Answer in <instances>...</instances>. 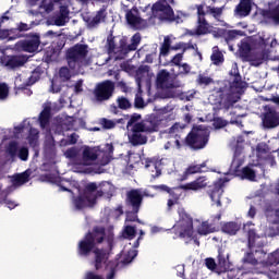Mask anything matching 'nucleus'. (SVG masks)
<instances>
[{
    "instance_id": "nucleus-1",
    "label": "nucleus",
    "mask_w": 279,
    "mask_h": 279,
    "mask_svg": "<svg viewBox=\"0 0 279 279\" xmlns=\"http://www.w3.org/2000/svg\"><path fill=\"white\" fill-rule=\"evenodd\" d=\"M104 241H106V227L95 226L77 244L76 252L82 258H88L90 254H94L93 265L96 271L102 269L104 265H108L110 254H112V250L114 247V235H108V248L97 247V245H101Z\"/></svg>"
},
{
    "instance_id": "nucleus-2",
    "label": "nucleus",
    "mask_w": 279,
    "mask_h": 279,
    "mask_svg": "<svg viewBox=\"0 0 279 279\" xmlns=\"http://www.w3.org/2000/svg\"><path fill=\"white\" fill-rule=\"evenodd\" d=\"M229 75L233 77V81L230 83L229 87H220L217 90L218 104L225 110H230L234 104L241 99L239 96V90H243V88L247 87V83L243 81L241 77V73H239V65L234 63V66L229 72Z\"/></svg>"
},
{
    "instance_id": "nucleus-3",
    "label": "nucleus",
    "mask_w": 279,
    "mask_h": 279,
    "mask_svg": "<svg viewBox=\"0 0 279 279\" xmlns=\"http://www.w3.org/2000/svg\"><path fill=\"white\" fill-rule=\"evenodd\" d=\"M210 141V130L205 125H195L183 140L184 147H189L192 151L206 149Z\"/></svg>"
},
{
    "instance_id": "nucleus-4",
    "label": "nucleus",
    "mask_w": 279,
    "mask_h": 279,
    "mask_svg": "<svg viewBox=\"0 0 279 279\" xmlns=\"http://www.w3.org/2000/svg\"><path fill=\"white\" fill-rule=\"evenodd\" d=\"M260 239V235L256 232V229L247 230V247L248 250L244 253L241 259L242 265H251V267L258 266V258L254 254H260L265 258L267 252L263 250V244H256V240Z\"/></svg>"
},
{
    "instance_id": "nucleus-5",
    "label": "nucleus",
    "mask_w": 279,
    "mask_h": 279,
    "mask_svg": "<svg viewBox=\"0 0 279 279\" xmlns=\"http://www.w3.org/2000/svg\"><path fill=\"white\" fill-rule=\"evenodd\" d=\"M179 221L173 225L172 230L179 239H191L193 236V217L186 213L184 207L178 209Z\"/></svg>"
},
{
    "instance_id": "nucleus-6",
    "label": "nucleus",
    "mask_w": 279,
    "mask_h": 279,
    "mask_svg": "<svg viewBox=\"0 0 279 279\" xmlns=\"http://www.w3.org/2000/svg\"><path fill=\"white\" fill-rule=\"evenodd\" d=\"M159 14L160 21H170V23H182V17L180 15H175L173 12V8L167 2V0H158L151 7V13L149 14L148 19H151L154 14Z\"/></svg>"
},
{
    "instance_id": "nucleus-7",
    "label": "nucleus",
    "mask_w": 279,
    "mask_h": 279,
    "mask_svg": "<svg viewBox=\"0 0 279 279\" xmlns=\"http://www.w3.org/2000/svg\"><path fill=\"white\" fill-rule=\"evenodd\" d=\"M65 56L68 60V65L72 70H75L77 69V64H80V62L86 60V57L88 56V45L76 44L68 49Z\"/></svg>"
},
{
    "instance_id": "nucleus-8",
    "label": "nucleus",
    "mask_w": 279,
    "mask_h": 279,
    "mask_svg": "<svg viewBox=\"0 0 279 279\" xmlns=\"http://www.w3.org/2000/svg\"><path fill=\"white\" fill-rule=\"evenodd\" d=\"M263 110L264 112L260 114L262 130L269 132V130H276V128H279V112L276 107L265 105Z\"/></svg>"
},
{
    "instance_id": "nucleus-9",
    "label": "nucleus",
    "mask_w": 279,
    "mask_h": 279,
    "mask_svg": "<svg viewBox=\"0 0 279 279\" xmlns=\"http://www.w3.org/2000/svg\"><path fill=\"white\" fill-rule=\"evenodd\" d=\"M114 82L110 80L98 83L93 90L95 101H97L98 104H102V101H108L112 99V95H114Z\"/></svg>"
},
{
    "instance_id": "nucleus-10",
    "label": "nucleus",
    "mask_w": 279,
    "mask_h": 279,
    "mask_svg": "<svg viewBox=\"0 0 279 279\" xmlns=\"http://www.w3.org/2000/svg\"><path fill=\"white\" fill-rule=\"evenodd\" d=\"M201 189H206V177H199L190 183L181 184L177 187H170L168 195H170V199L180 203V197L182 194L175 191H199Z\"/></svg>"
},
{
    "instance_id": "nucleus-11",
    "label": "nucleus",
    "mask_w": 279,
    "mask_h": 279,
    "mask_svg": "<svg viewBox=\"0 0 279 279\" xmlns=\"http://www.w3.org/2000/svg\"><path fill=\"white\" fill-rule=\"evenodd\" d=\"M217 266L218 276L227 274L228 279H236L232 269V263H230V254L226 253L223 248H218Z\"/></svg>"
},
{
    "instance_id": "nucleus-12",
    "label": "nucleus",
    "mask_w": 279,
    "mask_h": 279,
    "mask_svg": "<svg viewBox=\"0 0 279 279\" xmlns=\"http://www.w3.org/2000/svg\"><path fill=\"white\" fill-rule=\"evenodd\" d=\"M239 51L243 62H251L252 66H260V64L265 62V57L267 56L265 52H260L257 58H255L254 54H250L252 46H250V43L247 41H241Z\"/></svg>"
},
{
    "instance_id": "nucleus-13",
    "label": "nucleus",
    "mask_w": 279,
    "mask_h": 279,
    "mask_svg": "<svg viewBox=\"0 0 279 279\" xmlns=\"http://www.w3.org/2000/svg\"><path fill=\"white\" fill-rule=\"evenodd\" d=\"M26 39L16 43L15 47L26 53H34L40 47V35L38 33H29L25 35Z\"/></svg>"
},
{
    "instance_id": "nucleus-14",
    "label": "nucleus",
    "mask_w": 279,
    "mask_h": 279,
    "mask_svg": "<svg viewBox=\"0 0 279 279\" xmlns=\"http://www.w3.org/2000/svg\"><path fill=\"white\" fill-rule=\"evenodd\" d=\"M241 165L243 162L240 159H233L231 163V169L238 178L241 180H248L250 182H256V170L252 169L250 166H245L241 170Z\"/></svg>"
},
{
    "instance_id": "nucleus-15",
    "label": "nucleus",
    "mask_w": 279,
    "mask_h": 279,
    "mask_svg": "<svg viewBox=\"0 0 279 279\" xmlns=\"http://www.w3.org/2000/svg\"><path fill=\"white\" fill-rule=\"evenodd\" d=\"M125 20L128 25L133 27V29H146L147 20L141 17V12L138 8L133 7L131 10H126Z\"/></svg>"
},
{
    "instance_id": "nucleus-16",
    "label": "nucleus",
    "mask_w": 279,
    "mask_h": 279,
    "mask_svg": "<svg viewBox=\"0 0 279 279\" xmlns=\"http://www.w3.org/2000/svg\"><path fill=\"white\" fill-rule=\"evenodd\" d=\"M7 154L12 160H14L16 157L23 162H27V160H29V148H27V146L19 147V142L16 141H11L9 143Z\"/></svg>"
},
{
    "instance_id": "nucleus-17",
    "label": "nucleus",
    "mask_w": 279,
    "mask_h": 279,
    "mask_svg": "<svg viewBox=\"0 0 279 279\" xmlns=\"http://www.w3.org/2000/svg\"><path fill=\"white\" fill-rule=\"evenodd\" d=\"M223 186H226V181H223V179H218L213 185H209L207 190V194L209 195L211 202H214V204H216L218 207H221Z\"/></svg>"
},
{
    "instance_id": "nucleus-18",
    "label": "nucleus",
    "mask_w": 279,
    "mask_h": 279,
    "mask_svg": "<svg viewBox=\"0 0 279 279\" xmlns=\"http://www.w3.org/2000/svg\"><path fill=\"white\" fill-rule=\"evenodd\" d=\"M106 19H108V12L106 11V7H102L100 10H98L95 16H83V21H85L87 29H97V27H99L101 23H106Z\"/></svg>"
},
{
    "instance_id": "nucleus-19",
    "label": "nucleus",
    "mask_w": 279,
    "mask_h": 279,
    "mask_svg": "<svg viewBox=\"0 0 279 279\" xmlns=\"http://www.w3.org/2000/svg\"><path fill=\"white\" fill-rule=\"evenodd\" d=\"M125 206L131 209L141 210V207L143 206L141 189H133L126 193Z\"/></svg>"
},
{
    "instance_id": "nucleus-20",
    "label": "nucleus",
    "mask_w": 279,
    "mask_h": 279,
    "mask_svg": "<svg viewBox=\"0 0 279 279\" xmlns=\"http://www.w3.org/2000/svg\"><path fill=\"white\" fill-rule=\"evenodd\" d=\"M138 130H142L145 134H154L158 132L160 123L156 116H149L147 119L135 124Z\"/></svg>"
},
{
    "instance_id": "nucleus-21",
    "label": "nucleus",
    "mask_w": 279,
    "mask_h": 279,
    "mask_svg": "<svg viewBox=\"0 0 279 279\" xmlns=\"http://www.w3.org/2000/svg\"><path fill=\"white\" fill-rule=\"evenodd\" d=\"M169 77H170L169 71L167 70L159 71L156 78L157 86H159V88H180V86H182V82L180 81L168 83Z\"/></svg>"
},
{
    "instance_id": "nucleus-22",
    "label": "nucleus",
    "mask_w": 279,
    "mask_h": 279,
    "mask_svg": "<svg viewBox=\"0 0 279 279\" xmlns=\"http://www.w3.org/2000/svg\"><path fill=\"white\" fill-rule=\"evenodd\" d=\"M132 134L129 135V142L133 147H138V145H147V135L143 134L145 131L138 129L136 124L131 129Z\"/></svg>"
},
{
    "instance_id": "nucleus-23",
    "label": "nucleus",
    "mask_w": 279,
    "mask_h": 279,
    "mask_svg": "<svg viewBox=\"0 0 279 279\" xmlns=\"http://www.w3.org/2000/svg\"><path fill=\"white\" fill-rule=\"evenodd\" d=\"M72 204L75 210H84V208H88V206H93L95 201L93 198L86 196V194L80 193L77 196L72 197Z\"/></svg>"
},
{
    "instance_id": "nucleus-24",
    "label": "nucleus",
    "mask_w": 279,
    "mask_h": 279,
    "mask_svg": "<svg viewBox=\"0 0 279 279\" xmlns=\"http://www.w3.org/2000/svg\"><path fill=\"white\" fill-rule=\"evenodd\" d=\"M43 73H45L43 68H40V66L35 68L34 71L32 72L31 76L28 77V80L25 83H23L21 85L15 84V89L16 90H25L26 86H34V84H36V82L40 81Z\"/></svg>"
},
{
    "instance_id": "nucleus-25",
    "label": "nucleus",
    "mask_w": 279,
    "mask_h": 279,
    "mask_svg": "<svg viewBox=\"0 0 279 279\" xmlns=\"http://www.w3.org/2000/svg\"><path fill=\"white\" fill-rule=\"evenodd\" d=\"M262 16L265 23H272L274 25H279V3L269 10H263Z\"/></svg>"
},
{
    "instance_id": "nucleus-26",
    "label": "nucleus",
    "mask_w": 279,
    "mask_h": 279,
    "mask_svg": "<svg viewBox=\"0 0 279 279\" xmlns=\"http://www.w3.org/2000/svg\"><path fill=\"white\" fill-rule=\"evenodd\" d=\"M132 49H130V45H128V37H122L119 40V47L116 51L117 56L114 57L116 62L118 60H123L128 53H130Z\"/></svg>"
},
{
    "instance_id": "nucleus-27",
    "label": "nucleus",
    "mask_w": 279,
    "mask_h": 279,
    "mask_svg": "<svg viewBox=\"0 0 279 279\" xmlns=\"http://www.w3.org/2000/svg\"><path fill=\"white\" fill-rule=\"evenodd\" d=\"M252 13V0H241L240 3L235 8V14L241 16V19L245 16H250Z\"/></svg>"
},
{
    "instance_id": "nucleus-28",
    "label": "nucleus",
    "mask_w": 279,
    "mask_h": 279,
    "mask_svg": "<svg viewBox=\"0 0 279 279\" xmlns=\"http://www.w3.org/2000/svg\"><path fill=\"white\" fill-rule=\"evenodd\" d=\"M27 59L24 56H10L5 60V66L9 69H19L24 66Z\"/></svg>"
},
{
    "instance_id": "nucleus-29",
    "label": "nucleus",
    "mask_w": 279,
    "mask_h": 279,
    "mask_svg": "<svg viewBox=\"0 0 279 279\" xmlns=\"http://www.w3.org/2000/svg\"><path fill=\"white\" fill-rule=\"evenodd\" d=\"M240 230L241 223L235 221L225 222L221 226V232H223L225 234H229V236H235V234H238Z\"/></svg>"
},
{
    "instance_id": "nucleus-30",
    "label": "nucleus",
    "mask_w": 279,
    "mask_h": 279,
    "mask_svg": "<svg viewBox=\"0 0 279 279\" xmlns=\"http://www.w3.org/2000/svg\"><path fill=\"white\" fill-rule=\"evenodd\" d=\"M39 125L41 128V130H45V128H47L51 121V107L50 106H46L44 107V109L41 110V112L39 113Z\"/></svg>"
},
{
    "instance_id": "nucleus-31",
    "label": "nucleus",
    "mask_w": 279,
    "mask_h": 279,
    "mask_svg": "<svg viewBox=\"0 0 279 279\" xmlns=\"http://www.w3.org/2000/svg\"><path fill=\"white\" fill-rule=\"evenodd\" d=\"M263 267H274V265H279V248L267 255L266 259L260 262Z\"/></svg>"
},
{
    "instance_id": "nucleus-32",
    "label": "nucleus",
    "mask_w": 279,
    "mask_h": 279,
    "mask_svg": "<svg viewBox=\"0 0 279 279\" xmlns=\"http://www.w3.org/2000/svg\"><path fill=\"white\" fill-rule=\"evenodd\" d=\"M110 189H112V184H110V182H102L100 184V189L96 190L94 193V197H96L95 204H97V199H99V197H104V195H112Z\"/></svg>"
},
{
    "instance_id": "nucleus-33",
    "label": "nucleus",
    "mask_w": 279,
    "mask_h": 279,
    "mask_svg": "<svg viewBox=\"0 0 279 279\" xmlns=\"http://www.w3.org/2000/svg\"><path fill=\"white\" fill-rule=\"evenodd\" d=\"M32 175V170L27 169L26 171L16 174L13 179V182L16 186H23V184H27L29 182V178Z\"/></svg>"
},
{
    "instance_id": "nucleus-34",
    "label": "nucleus",
    "mask_w": 279,
    "mask_h": 279,
    "mask_svg": "<svg viewBox=\"0 0 279 279\" xmlns=\"http://www.w3.org/2000/svg\"><path fill=\"white\" fill-rule=\"evenodd\" d=\"M206 34H210V31L208 29V22L206 21V17H199L198 25L195 31V35L206 36Z\"/></svg>"
},
{
    "instance_id": "nucleus-35",
    "label": "nucleus",
    "mask_w": 279,
    "mask_h": 279,
    "mask_svg": "<svg viewBox=\"0 0 279 279\" xmlns=\"http://www.w3.org/2000/svg\"><path fill=\"white\" fill-rule=\"evenodd\" d=\"M169 51H171V38L166 36L163 38V43L161 44L159 56L162 58H167L169 56Z\"/></svg>"
},
{
    "instance_id": "nucleus-36",
    "label": "nucleus",
    "mask_w": 279,
    "mask_h": 279,
    "mask_svg": "<svg viewBox=\"0 0 279 279\" xmlns=\"http://www.w3.org/2000/svg\"><path fill=\"white\" fill-rule=\"evenodd\" d=\"M95 193H97V183L93 182V183H88L87 185H85V189L83 190V194H85L86 196L89 197V199L95 202Z\"/></svg>"
},
{
    "instance_id": "nucleus-37",
    "label": "nucleus",
    "mask_w": 279,
    "mask_h": 279,
    "mask_svg": "<svg viewBox=\"0 0 279 279\" xmlns=\"http://www.w3.org/2000/svg\"><path fill=\"white\" fill-rule=\"evenodd\" d=\"M238 36H245V32L232 29L225 34V40L227 45H230L231 40H234Z\"/></svg>"
},
{
    "instance_id": "nucleus-38",
    "label": "nucleus",
    "mask_w": 279,
    "mask_h": 279,
    "mask_svg": "<svg viewBox=\"0 0 279 279\" xmlns=\"http://www.w3.org/2000/svg\"><path fill=\"white\" fill-rule=\"evenodd\" d=\"M117 43L114 41V35L112 34V32H110V34L107 37V52L109 56H112V53L117 54Z\"/></svg>"
},
{
    "instance_id": "nucleus-39",
    "label": "nucleus",
    "mask_w": 279,
    "mask_h": 279,
    "mask_svg": "<svg viewBox=\"0 0 279 279\" xmlns=\"http://www.w3.org/2000/svg\"><path fill=\"white\" fill-rule=\"evenodd\" d=\"M119 268V262L117 260H109L106 269H109V274L107 275V279H114V276H117V269Z\"/></svg>"
},
{
    "instance_id": "nucleus-40",
    "label": "nucleus",
    "mask_w": 279,
    "mask_h": 279,
    "mask_svg": "<svg viewBox=\"0 0 279 279\" xmlns=\"http://www.w3.org/2000/svg\"><path fill=\"white\" fill-rule=\"evenodd\" d=\"M270 149H269V145H267V143H258L256 145V154H257V158H263L264 156H267V154H269Z\"/></svg>"
},
{
    "instance_id": "nucleus-41",
    "label": "nucleus",
    "mask_w": 279,
    "mask_h": 279,
    "mask_svg": "<svg viewBox=\"0 0 279 279\" xmlns=\"http://www.w3.org/2000/svg\"><path fill=\"white\" fill-rule=\"evenodd\" d=\"M211 232H215V229L210 228V225L208 223V221L202 222V225L198 226L197 228V233L201 236H206V234H211Z\"/></svg>"
},
{
    "instance_id": "nucleus-42",
    "label": "nucleus",
    "mask_w": 279,
    "mask_h": 279,
    "mask_svg": "<svg viewBox=\"0 0 279 279\" xmlns=\"http://www.w3.org/2000/svg\"><path fill=\"white\" fill-rule=\"evenodd\" d=\"M123 238L128 239L129 241H132V239L136 238V227L133 226H125L123 229Z\"/></svg>"
},
{
    "instance_id": "nucleus-43",
    "label": "nucleus",
    "mask_w": 279,
    "mask_h": 279,
    "mask_svg": "<svg viewBox=\"0 0 279 279\" xmlns=\"http://www.w3.org/2000/svg\"><path fill=\"white\" fill-rule=\"evenodd\" d=\"M118 108L120 110H130L132 108V102L125 96H120L117 98Z\"/></svg>"
},
{
    "instance_id": "nucleus-44",
    "label": "nucleus",
    "mask_w": 279,
    "mask_h": 279,
    "mask_svg": "<svg viewBox=\"0 0 279 279\" xmlns=\"http://www.w3.org/2000/svg\"><path fill=\"white\" fill-rule=\"evenodd\" d=\"M138 213H141V209H131L125 211V222L138 221Z\"/></svg>"
},
{
    "instance_id": "nucleus-45",
    "label": "nucleus",
    "mask_w": 279,
    "mask_h": 279,
    "mask_svg": "<svg viewBox=\"0 0 279 279\" xmlns=\"http://www.w3.org/2000/svg\"><path fill=\"white\" fill-rule=\"evenodd\" d=\"M141 33H135L132 38H131V44H129V49H131V51H136V49H138V45H141Z\"/></svg>"
},
{
    "instance_id": "nucleus-46",
    "label": "nucleus",
    "mask_w": 279,
    "mask_h": 279,
    "mask_svg": "<svg viewBox=\"0 0 279 279\" xmlns=\"http://www.w3.org/2000/svg\"><path fill=\"white\" fill-rule=\"evenodd\" d=\"M141 119H143L141 113H133V114L129 116L126 129L128 130H130V128L133 129L134 125H136V123H140Z\"/></svg>"
},
{
    "instance_id": "nucleus-47",
    "label": "nucleus",
    "mask_w": 279,
    "mask_h": 279,
    "mask_svg": "<svg viewBox=\"0 0 279 279\" xmlns=\"http://www.w3.org/2000/svg\"><path fill=\"white\" fill-rule=\"evenodd\" d=\"M35 25H38L36 22H31V24H27L25 22H20L16 24L17 31L20 34H23V32H29V29H33Z\"/></svg>"
},
{
    "instance_id": "nucleus-48",
    "label": "nucleus",
    "mask_w": 279,
    "mask_h": 279,
    "mask_svg": "<svg viewBox=\"0 0 279 279\" xmlns=\"http://www.w3.org/2000/svg\"><path fill=\"white\" fill-rule=\"evenodd\" d=\"M207 14H211L214 19H221V14H223V7H207Z\"/></svg>"
},
{
    "instance_id": "nucleus-49",
    "label": "nucleus",
    "mask_w": 279,
    "mask_h": 279,
    "mask_svg": "<svg viewBox=\"0 0 279 279\" xmlns=\"http://www.w3.org/2000/svg\"><path fill=\"white\" fill-rule=\"evenodd\" d=\"M99 123L104 130H114V128H117V122H114V120H109L108 118H101Z\"/></svg>"
},
{
    "instance_id": "nucleus-50",
    "label": "nucleus",
    "mask_w": 279,
    "mask_h": 279,
    "mask_svg": "<svg viewBox=\"0 0 279 279\" xmlns=\"http://www.w3.org/2000/svg\"><path fill=\"white\" fill-rule=\"evenodd\" d=\"M215 81L213 80V77L210 76H205L203 74H199L196 83L198 84V86H210V84H213Z\"/></svg>"
},
{
    "instance_id": "nucleus-51",
    "label": "nucleus",
    "mask_w": 279,
    "mask_h": 279,
    "mask_svg": "<svg viewBox=\"0 0 279 279\" xmlns=\"http://www.w3.org/2000/svg\"><path fill=\"white\" fill-rule=\"evenodd\" d=\"M59 77L61 82H69V80H71V70L66 66L60 68Z\"/></svg>"
},
{
    "instance_id": "nucleus-52",
    "label": "nucleus",
    "mask_w": 279,
    "mask_h": 279,
    "mask_svg": "<svg viewBox=\"0 0 279 279\" xmlns=\"http://www.w3.org/2000/svg\"><path fill=\"white\" fill-rule=\"evenodd\" d=\"M8 31H9V41L16 40L19 38H24V36H25V35H23V33H20L17 27L8 28Z\"/></svg>"
},
{
    "instance_id": "nucleus-53",
    "label": "nucleus",
    "mask_w": 279,
    "mask_h": 279,
    "mask_svg": "<svg viewBox=\"0 0 279 279\" xmlns=\"http://www.w3.org/2000/svg\"><path fill=\"white\" fill-rule=\"evenodd\" d=\"M83 160H97V153L90 148L83 150Z\"/></svg>"
},
{
    "instance_id": "nucleus-54",
    "label": "nucleus",
    "mask_w": 279,
    "mask_h": 279,
    "mask_svg": "<svg viewBox=\"0 0 279 279\" xmlns=\"http://www.w3.org/2000/svg\"><path fill=\"white\" fill-rule=\"evenodd\" d=\"M10 96V87L5 83H0V100H5Z\"/></svg>"
},
{
    "instance_id": "nucleus-55",
    "label": "nucleus",
    "mask_w": 279,
    "mask_h": 279,
    "mask_svg": "<svg viewBox=\"0 0 279 279\" xmlns=\"http://www.w3.org/2000/svg\"><path fill=\"white\" fill-rule=\"evenodd\" d=\"M27 141L29 145H36V143H38V130L31 129Z\"/></svg>"
},
{
    "instance_id": "nucleus-56",
    "label": "nucleus",
    "mask_w": 279,
    "mask_h": 279,
    "mask_svg": "<svg viewBox=\"0 0 279 279\" xmlns=\"http://www.w3.org/2000/svg\"><path fill=\"white\" fill-rule=\"evenodd\" d=\"M205 265H206L207 269L217 274L218 266H217V262H215V258L207 257L205 259Z\"/></svg>"
},
{
    "instance_id": "nucleus-57",
    "label": "nucleus",
    "mask_w": 279,
    "mask_h": 279,
    "mask_svg": "<svg viewBox=\"0 0 279 279\" xmlns=\"http://www.w3.org/2000/svg\"><path fill=\"white\" fill-rule=\"evenodd\" d=\"M210 60L216 65L222 64L223 53H221V51L213 52V54L210 56Z\"/></svg>"
},
{
    "instance_id": "nucleus-58",
    "label": "nucleus",
    "mask_w": 279,
    "mask_h": 279,
    "mask_svg": "<svg viewBox=\"0 0 279 279\" xmlns=\"http://www.w3.org/2000/svg\"><path fill=\"white\" fill-rule=\"evenodd\" d=\"M213 125L216 130H221L228 125V121L222 118H214Z\"/></svg>"
},
{
    "instance_id": "nucleus-59",
    "label": "nucleus",
    "mask_w": 279,
    "mask_h": 279,
    "mask_svg": "<svg viewBox=\"0 0 279 279\" xmlns=\"http://www.w3.org/2000/svg\"><path fill=\"white\" fill-rule=\"evenodd\" d=\"M136 256H138V251H129L128 255L122 260L123 265H130Z\"/></svg>"
},
{
    "instance_id": "nucleus-60",
    "label": "nucleus",
    "mask_w": 279,
    "mask_h": 279,
    "mask_svg": "<svg viewBox=\"0 0 279 279\" xmlns=\"http://www.w3.org/2000/svg\"><path fill=\"white\" fill-rule=\"evenodd\" d=\"M64 179L58 177L54 179V184H57V186H59V191H63V192H66V193H73V191H71V189H68L66 186L62 185V182H63Z\"/></svg>"
},
{
    "instance_id": "nucleus-61",
    "label": "nucleus",
    "mask_w": 279,
    "mask_h": 279,
    "mask_svg": "<svg viewBox=\"0 0 279 279\" xmlns=\"http://www.w3.org/2000/svg\"><path fill=\"white\" fill-rule=\"evenodd\" d=\"M83 279H104V275H99L93 270H88L85 272Z\"/></svg>"
},
{
    "instance_id": "nucleus-62",
    "label": "nucleus",
    "mask_w": 279,
    "mask_h": 279,
    "mask_svg": "<svg viewBox=\"0 0 279 279\" xmlns=\"http://www.w3.org/2000/svg\"><path fill=\"white\" fill-rule=\"evenodd\" d=\"M153 189L155 191H158L159 193H171V187H169V185H165V184L153 185Z\"/></svg>"
},
{
    "instance_id": "nucleus-63",
    "label": "nucleus",
    "mask_w": 279,
    "mask_h": 279,
    "mask_svg": "<svg viewBox=\"0 0 279 279\" xmlns=\"http://www.w3.org/2000/svg\"><path fill=\"white\" fill-rule=\"evenodd\" d=\"M65 157L71 158V159L77 158V148H75V147L69 148L65 151Z\"/></svg>"
},
{
    "instance_id": "nucleus-64",
    "label": "nucleus",
    "mask_w": 279,
    "mask_h": 279,
    "mask_svg": "<svg viewBox=\"0 0 279 279\" xmlns=\"http://www.w3.org/2000/svg\"><path fill=\"white\" fill-rule=\"evenodd\" d=\"M270 236H279V225L275 223L269 228Z\"/></svg>"
}]
</instances>
